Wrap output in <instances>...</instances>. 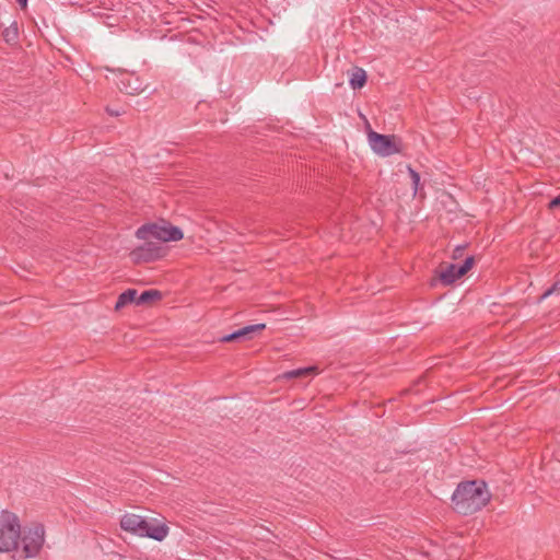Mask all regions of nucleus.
<instances>
[{
	"instance_id": "nucleus-7",
	"label": "nucleus",
	"mask_w": 560,
	"mask_h": 560,
	"mask_svg": "<svg viewBox=\"0 0 560 560\" xmlns=\"http://www.w3.org/2000/svg\"><path fill=\"white\" fill-rule=\"evenodd\" d=\"M144 525L145 518L137 514L126 513L120 518V527L122 530L140 537L142 535V529L145 528Z\"/></svg>"
},
{
	"instance_id": "nucleus-15",
	"label": "nucleus",
	"mask_w": 560,
	"mask_h": 560,
	"mask_svg": "<svg viewBox=\"0 0 560 560\" xmlns=\"http://www.w3.org/2000/svg\"><path fill=\"white\" fill-rule=\"evenodd\" d=\"M266 328V324H254V325H247L245 327H242L237 329V334L241 338L244 339H250L252 335L257 331H262Z\"/></svg>"
},
{
	"instance_id": "nucleus-10",
	"label": "nucleus",
	"mask_w": 560,
	"mask_h": 560,
	"mask_svg": "<svg viewBox=\"0 0 560 560\" xmlns=\"http://www.w3.org/2000/svg\"><path fill=\"white\" fill-rule=\"evenodd\" d=\"M458 265L457 264H447L446 266H441L439 270H436L439 281L444 285H451L456 282L462 277L458 273Z\"/></svg>"
},
{
	"instance_id": "nucleus-22",
	"label": "nucleus",
	"mask_w": 560,
	"mask_h": 560,
	"mask_svg": "<svg viewBox=\"0 0 560 560\" xmlns=\"http://www.w3.org/2000/svg\"><path fill=\"white\" fill-rule=\"evenodd\" d=\"M106 112L110 115V116H119L121 114L120 110L118 109H113L110 107H106Z\"/></svg>"
},
{
	"instance_id": "nucleus-9",
	"label": "nucleus",
	"mask_w": 560,
	"mask_h": 560,
	"mask_svg": "<svg viewBox=\"0 0 560 560\" xmlns=\"http://www.w3.org/2000/svg\"><path fill=\"white\" fill-rule=\"evenodd\" d=\"M145 528L142 529L141 537H148L156 541H162L168 534V526L164 523L155 524L145 520Z\"/></svg>"
},
{
	"instance_id": "nucleus-19",
	"label": "nucleus",
	"mask_w": 560,
	"mask_h": 560,
	"mask_svg": "<svg viewBox=\"0 0 560 560\" xmlns=\"http://www.w3.org/2000/svg\"><path fill=\"white\" fill-rule=\"evenodd\" d=\"M240 339H241V337L237 334V330H235V331H233L231 334L222 336L220 338V341L226 343V342H233V341H236V340H240Z\"/></svg>"
},
{
	"instance_id": "nucleus-12",
	"label": "nucleus",
	"mask_w": 560,
	"mask_h": 560,
	"mask_svg": "<svg viewBox=\"0 0 560 560\" xmlns=\"http://www.w3.org/2000/svg\"><path fill=\"white\" fill-rule=\"evenodd\" d=\"M366 80L368 75L365 70L357 67L350 77L349 83L353 90H360L365 85Z\"/></svg>"
},
{
	"instance_id": "nucleus-5",
	"label": "nucleus",
	"mask_w": 560,
	"mask_h": 560,
	"mask_svg": "<svg viewBox=\"0 0 560 560\" xmlns=\"http://www.w3.org/2000/svg\"><path fill=\"white\" fill-rule=\"evenodd\" d=\"M45 528L42 524H36L24 532L20 536L23 545L21 559L36 557L43 548L45 541Z\"/></svg>"
},
{
	"instance_id": "nucleus-25",
	"label": "nucleus",
	"mask_w": 560,
	"mask_h": 560,
	"mask_svg": "<svg viewBox=\"0 0 560 560\" xmlns=\"http://www.w3.org/2000/svg\"><path fill=\"white\" fill-rule=\"evenodd\" d=\"M12 34H13V37H14V38H16V37H18V30L15 28V30L12 32Z\"/></svg>"
},
{
	"instance_id": "nucleus-1",
	"label": "nucleus",
	"mask_w": 560,
	"mask_h": 560,
	"mask_svg": "<svg viewBox=\"0 0 560 560\" xmlns=\"http://www.w3.org/2000/svg\"><path fill=\"white\" fill-rule=\"evenodd\" d=\"M453 510L460 515L481 511L491 500L488 485L482 479L460 481L452 494Z\"/></svg>"
},
{
	"instance_id": "nucleus-18",
	"label": "nucleus",
	"mask_w": 560,
	"mask_h": 560,
	"mask_svg": "<svg viewBox=\"0 0 560 560\" xmlns=\"http://www.w3.org/2000/svg\"><path fill=\"white\" fill-rule=\"evenodd\" d=\"M560 292V279L557 280L550 288H548L538 299V302H542L544 300H546L547 298H549L550 295L555 294V293H559Z\"/></svg>"
},
{
	"instance_id": "nucleus-2",
	"label": "nucleus",
	"mask_w": 560,
	"mask_h": 560,
	"mask_svg": "<svg viewBox=\"0 0 560 560\" xmlns=\"http://www.w3.org/2000/svg\"><path fill=\"white\" fill-rule=\"evenodd\" d=\"M136 237L138 240H152L155 238L161 242H177L183 240L184 233L180 228L172 225L166 220H160L159 222H150L142 224L136 231Z\"/></svg>"
},
{
	"instance_id": "nucleus-4",
	"label": "nucleus",
	"mask_w": 560,
	"mask_h": 560,
	"mask_svg": "<svg viewBox=\"0 0 560 560\" xmlns=\"http://www.w3.org/2000/svg\"><path fill=\"white\" fill-rule=\"evenodd\" d=\"M143 241V244L137 246L130 252L131 260L135 264L154 262L167 255L168 248L160 242H153L151 240Z\"/></svg>"
},
{
	"instance_id": "nucleus-14",
	"label": "nucleus",
	"mask_w": 560,
	"mask_h": 560,
	"mask_svg": "<svg viewBox=\"0 0 560 560\" xmlns=\"http://www.w3.org/2000/svg\"><path fill=\"white\" fill-rule=\"evenodd\" d=\"M318 371L317 366H307V368H301L296 370L288 371L283 374L284 378H295L300 376H307L311 374H316Z\"/></svg>"
},
{
	"instance_id": "nucleus-21",
	"label": "nucleus",
	"mask_w": 560,
	"mask_h": 560,
	"mask_svg": "<svg viewBox=\"0 0 560 560\" xmlns=\"http://www.w3.org/2000/svg\"><path fill=\"white\" fill-rule=\"evenodd\" d=\"M558 208H560V194L558 196L553 197L548 203L549 210H555Z\"/></svg>"
},
{
	"instance_id": "nucleus-8",
	"label": "nucleus",
	"mask_w": 560,
	"mask_h": 560,
	"mask_svg": "<svg viewBox=\"0 0 560 560\" xmlns=\"http://www.w3.org/2000/svg\"><path fill=\"white\" fill-rule=\"evenodd\" d=\"M118 88L121 92L129 95L139 94L145 89L140 79L133 74H126L121 78L118 83Z\"/></svg>"
},
{
	"instance_id": "nucleus-24",
	"label": "nucleus",
	"mask_w": 560,
	"mask_h": 560,
	"mask_svg": "<svg viewBox=\"0 0 560 560\" xmlns=\"http://www.w3.org/2000/svg\"><path fill=\"white\" fill-rule=\"evenodd\" d=\"M12 35V32H10V30H7L5 31V36H7V40H9V36Z\"/></svg>"
},
{
	"instance_id": "nucleus-16",
	"label": "nucleus",
	"mask_w": 560,
	"mask_h": 560,
	"mask_svg": "<svg viewBox=\"0 0 560 560\" xmlns=\"http://www.w3.org/2000/svg\"><path fill=\"white\" fill-rule=\"evenodd\" d=\"M475 265V257L468 256L465 258L463 264L458 265V273L460 277H464Z\"/></svg>"
},
{
	"instance_id": "nucleus-6",
	"label": "nucleus",
	"mask_w": 560,
	"mask_h": 560,
	"mask_svg": "<svg viewBox=\"0 0 560 560\" xmlns=\"http://www.w3.org/2000/svg\"><path fill=\"white\" fill-rule=\"evenodd\" d=\"M368 140L371 149L380 156H390L400 153V148L396 143L395 135H382L374 130L368 133Z\"/></svg>"
},
{
	"instance_id": "nucleus-20",
	"label": "nucleus",
	"mask_w": 560,
	"mask_h": 560,
	"mask_svg": "<svg viewBox=\"0 0 560 560\" xmlns=\"http://www.w3.org/2000/svg\"><path fill=\"white\" fill-rule=\"evenodd\" d=\"M466 246H467L466 244L456 246V247L454 248V250H453L452 258H453V259H458V258H460V257L463 256V252H464V249L466 248Z\"/></svg>"
},
{
	"instance_id": "nucleus-13",
	"label": "nucleus",
	"mask_w": 560,
	"mask_h": 560,
	"mask_svg": "<svg viewBox=\"0 0 560 560\" xmlns=\"http://www.w3.org/2000/svg\"><path fill=\"white\" fill-rule=\"evenodd\" d=\"M162 299V292L156 289H150L143 291L140 295L137 294V305L150 304L153 301Z\"/></svg>"
},
{
	"instance_id": "nucleus-23",
	"label": "nucleus",
	"mask_w": 560,
	"mask_h": 560,
	"mask_svg": "<svg viewBox=\"0 0 560 560\" xmlns=\"http://www.w3.org/2000/svg\"><path fill=\"white\" fill-rule=\"evenodd\" d=\"M15 1L19 3L21 9H25L27 7L28 0H15Z\"/></svg>"
},
{
	"instance_id": "nucleus-3",
	"label": "nucleus",
	"mask_w": 560,
	"mask_h": 560,
	"mask_svg": "<svg viewBox=\"0 0 560 560\" xmlns=\"http://www.w3.org/2000/svg\"><path fill=\"white\" fill-rule=\"evenodd\" d=\"M21 536V524L19 517L8 511L0 512V552L16 550Z\"/></svg>"
},
{
	"instance_id": "nucleus-11",
	"label": "nucleus",
	"mask_w": 560,
	"mask_h": 560,
	"mask_svg": "<svg viewBox=\"0 0 560 560\" xmlns=\"http://www.w3.org/2000/svg\"><path fill=\"white\" fill-rule=\"evenodd\" d=\"M137 293L138 291L136 289H127L121 292L117 298L115 311H119L130 303H135L137 305Z\"/></svg>"
},
{
	"instance_id": "nucleus-17",
	"label": "nucleus",
	"mask_w": 560,
	"mask_h": 560,
	"mask_svg": "<svg viewBox=\"0 0 560 560\" xmlns=\"http://www.w3.org/2000/svg\"><path fill=\"white\" fill-rule=\"evenodd\" d=\"M408 173L412 182L413 195H416L420 188V174L411 166H408Z\"/></svg>"
}]
</instances>
